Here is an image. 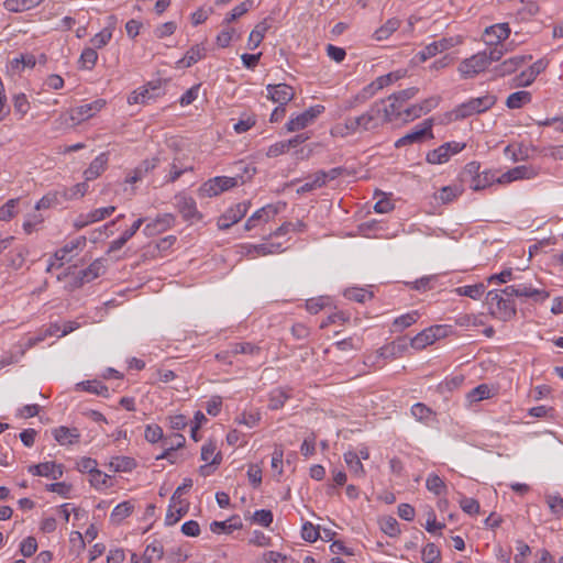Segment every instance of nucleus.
Masks as SVG:
<instances>
[{
    "instance_id": "obj_1",
    "label": "nucleus",
    "mask_w": 563,
    "mask_h": 563,
    "mask_svg": "<svg viewBox=\"0 0 563 563\" xmlns=\"http://www.w3.org/2000/svg\"><path fill=\"white\" fill-rule=\"evenodd\" d=\"M514 297L532 298L534 301H543L549 292L525 284L510 285L501 290H489L486 295V303L490 313L503 321H509L517 314Z\"/></svg>"
},
{
    "instance_id": "obj_2",
    "label": "nucleus",
    "mask_w": 563,
    "mask_h": 563,
    "mask_svg": "<svg viewBox=\"0 0 563 563\" xmlns=\"http://www.w3.org/2000/svg\"><path fill=\"white\" fill-rule=\"evenodd\" d=\"M389 122L385 117V100L375 101L367 111L358 117L344 119V128L349 134L362 131H373Z\"/></svg>"
},
{
    "instance_id": "obj_3",
    "label": "nucleus",
    "mask_w": 563,
    "mask_h": 563,
    "mask_svg": "<svg viewBox=\"0 0 563 563\" xmlns=\"http://www.w3.org/2000/svg\"><path fill=\"white\" fill-rule=\"evenodd\" d=\"M419 92V88L417 87H410L400 91H397L393 95H390L385 100V117H387V120L390 122L397 121L401 117V112L405 107L406 102L413 99Z\"/></svg>"
},
{
    "instance_id": "obj_4",
    "label": "nucleus",
    "mask_w": 563,
    "mask_h": 563,
    "mask_svg": "<svg viewBox=\"0 0 563 563\" xmlns=\"http://www.w3.org/2000/svg\"><path fill=\"white\" fill-rule=\"evenodd\" d=\"M496 97L494 95H485L478 98H472L466 102L457 106L452 114L455 120H463L474 114L483 113L489 110L496 103Z\"/></svg>"
},
{
    "instance_id": "obj_5",
    "label": "nucleus",
    "mask_w": 563,
    "mask_h": 563,
    "mask_svg": "<svg viewBox=\"0 0 563 563\" xmlns=\"http://www.w3.org/2000/svg\"><path fill=\"white\" fill-rule=\"evenodd\" d=\"M239 185V178L217 176L205 181L198 189L201 197H216Z\"/></svg>"
},
{
    "instance_id": "obj_6",
    "label": "nucleus",
    "mask_w": 563,
    "mask_h": 563,
    "mask_svg": "<svg viewBox=\"0 0 563 563\" xmlns=\"http://www.w3.org/2000/svg\"><path fill=\"white\" fill-rule=\"evenodd\" d=\"M432 125H433L432 119L424 120L413 131H411V132L407 133L406 135H404L402 137L398 139L395 142V147L400 148V147H404V146H407V145H410L413 143H420L427 137L432 139L433 137Z\"/></svg>"
},
{
    "instance_id": "obj_7",
    "label": "nucleus",
    "mask_w": 563,
    "mask_h": 563,
    "mask_svg": "<svg viewBox=\"0 0 563 563\" xmlns=\"http://www.w3.org/2000/svg\"><path fill=\"white\" fill-rule=\"evenodd\" d=\"M488 66L486 51H483L464 59L459 66V71L464 78H473L484 71Z\"/></svg>"
},
{
    "instance_id": "obj_8",
    "label": "nucleus",
    "mask_w": 563,
    "mask_h": 563,
    "mask_svg": "<svg viewBox=\"0 0 563 563\" xmlns=\"http://www.w3.org/2000/svg\"><path fill=\"white\" fill-rule=\"evenodd\" d=\"M163 88L161 80L157 81H151L147 85L143 86L139 90L133 91L129 98L128 102L130 104H145L150 100H154L161 95H163Z\"/></svg>"
},
{
    "instance_id": "obj_9",
    "label": "nucleus",
    "mask_w": 563,
    "mask_h": 563,
    "mask_svg": "<svg viewBox=\"0 0 563 563\" xmlns=\"http://www.w3.org/2000/svg\"><path fill=\"white\" fill-rule=\"evenodd\" d=\"M176 207L185 221L197 222L202 219L201 212L198 211L196 201L192 197L185 194L175 196Z\"/></svg>"
},
{
    "instance_id": "obj_10",
    "label": "nucleus",
    "mask_w": 563,
    "mask_h": 563,
    "mask_svg": "<svg viewBox=\"0 0 563 563\" xmlns=\"http://www.w3.org/2000/svg\"><path fill=\"white\" fill-rule=\"evenodd\" d=\"M323 110H324L323 106L310 107L309 109H307L302 113L298 114L297 117L291 118L287 122V124H286L287 131L296 132V131L305 129L306 126L311 124L318 118V115L322 113Z\"/></svg>"
},
{
    "instance_id": "obj_11",
    "label": "nucleus",
    "mask_w": 563,
    "mask_h": 563,
    "mask_svg": "<svg viewBox=\"0 0 563 563\" xmlns=\"http://www.w3.org/2000/svg\"><path fill=\"white\" fill-rule=\"evenodd\" d=\"M249 209L247 202H240L232 208H229L219 219L218 225L221 230H227L233 224L238 223L245 217Z\"/></svg>"
},
{
    "instance_id": "obj_12",
    "label": "nucleus",
    "mask_w": 563,
    "mask_h": 563,
    "mask_svg": "<svg viewBox=\"0 0 563 563\" xmlns=\"http://www.w3.org/2000/svg\"><path fill=\"white\" fill-rule=\"evenodd\" d=\"M106 104V101L102 99H98L91 103H86L78 106L70 110V120L74 123H80L91 117L98 111H100Z\"/></svg>"
},
{
    "instance_id": "obj_13",
    "label": "nucleus",
    "mask_w": 563,
    "mask_h": 563,
    "mask_svg": "<svg viewBox=\"0 0 563 563\" xmlns=\"http://www.w3.org/2000/svg\"><path fill=\"white\" fill-rule=\"evenodd\" d=\"M510 35V27L508 23H497L490 25L484 31V41L488 46L499 45L503 41L507 40Z\"/></svg>"
},
{
    "instance_id": "obj_14",
    "label": "nucleus",
    "mask_w": 563,
    "mask_h": 563,
    "mask_svg": "<svg viewBox=\"0 0 563 563\" xmlns=\"http://www.w3.org/2000/svg\"><path fill=\"white\" fill-rule=\"evenodd\" d=\"M267 98L278 104H287L295 98V90L286 84L267 85Z\"/></svg>"
},
{
    "instance_id": "obj_15",
    "label": "nucleus",
    "mask_w": 563,
    "mask_h": 563,
    "mask_svg": "<svg viewBox=\"0 0 563 563\" xmlns=\"http://www.w3.org/2000/svg\"><path fill=\"white\" fill-rule=\"evenodd\" d=\"M175 217L172 213L158 216L155 220L147 223L143 232L147 236L159 234L174 225Z\"/></svg>"
},
{
    "instance_id": "obj_16",
    "label": "nucleus",
    "mask_w": 563,
    "mask_h": 563,
    "mask_svg": "<svg viewBox=\"0 0 563 563\" xmlns=\"http://www.w3.org/2000/svg\"><path fill=\"white\" fill-rule=\"evenodd\" d=\"M29 472L36 476L52 477L58 479L64 474V467L62 464L55 462H44L29 467Z\"/></svg>"
},
{
    "instance_id": "obj_17",
    "label": "nucleus",
    "mask_w": 563,
    "mask_h": 563,
    "mask_svg": "<svg viewBox=\"0 0 563 563\" xmlns=\"http://www.w3.org/2000/svg\"><path fill=\"white\" fill-rule=\"evenodd\" d=\"M534 175H536V173H534L533 168L521 165V166H516L512 169H509L508 172L501 174L497 178V181L499 184H508V183H511V181L518 180V179H529V178H532Z\"/></svg>"
},
{
    "instance_id": "obj_18",
    "label": "nucleus",
    "mask_w": 563,
    "mask_h": 563,
    "mask_svg": "<svg viewBox=\"0 0 563 563\" xmlns=\"http://www.w3.org/2000/svg\"><path fill=\"white\" fill-rule=\"evenodd\" d=\"M54 439L60 445H70L77 443L80 438L79 430L77 428L58 427L53 430Z\"/></svg>"
},
{
    "instance_id": "obj_19",
    "label": "nucleus",
    "mask_w": 563,
    "mask_h": 563,
    "mask_svg": "<svg viewBox=\"0 0 563 563\" xmlns=\"http://www.w3.org/2000/svg\"><path fill=\"white\" fill-rule=\"evenodd\" d=\"M176 443H168V440H163L162 446L164 451L156 456V460L165 459L169 461L172 464L176 462V450L184 446L186 439L180 433H175Z\"/></svg>"
},
{
    "instance_id": "obj_20",
    "label": "nucleus",
    "mask_w": 563,
    "mask_h": 563,
    "mask_svg": "<svg viewBox=\"0 0 563 563\" xmlns=\"http://www.w3.org/2000/svg\"><path fill=\"white\" fill-rule=\"evenodd\" d=\"M531 59V56H528ZM527 60V56H514L506 60H504L500 65H498L494 70L497 76L504 77L515 73L519 67H521Z\"/></svg>"
},
{
    "instance_id": "obj_21",
    "label": "nucleus",
    "mask_w": 563,
    "mask_h": 563,
    "mask_svg": "<svg viewBox=\"0 0 563 563\" xmlns=\"http://www.w3.org/2000/svg\"><path fill=\"white\" fill-rule=\"evenodd\" d=\"M188 509H189L188 501H184L183 504H178V501H175V503L170 501L166 517H165V525L174 526L188 512Z\"/></svg>"
},
{
    "instance_id": "obj_22",
    "label": "nucleus",
    "mask_w": 563,
    "mask_h": 563,
    "mask_svg": "<svg viewBox=\"0 0 563 563\" xmlns=\"http://www.w3.org/2000/svg\"><path fill=\"white\" fill-rule=\"evenodd\" d=\"M206 47L202 44H197L189 48L185 56L178 60V67L188 68L191 67L194 64L199 62L206 56Z\"/></svg>"
},
{
    "instance_id": "obj_23",
    "label": "nucleus",
    "mask_w": 563,
    "mask_h": 563,
    "mask_svg": "<svg viewBox=\"0 0 563 563\" xmlns=\"http://www.w3.org/2000/svg\"><path fill=\"white\" fill-rule=\"evenodd\" d=\"M107 164L108 156L106 153H101L90 163L89 167L84 172L86 181H90L99 177L101 173L106 169Z\"/></svg>"
},
{
    "instance_id": "obj_24",
    "label": "nucleus",
    "mask_w": 563,
    "mask_h": 563,
    "mask_svg": "<svg viewBox=\"0 0 563 563\" xmlns=\"http://www.w3.org/2000/svg\"><path fill=\"white\" fill-rule=\"evenodd\" d=\"M271 24L267 19L255 25L254 30L250 33L247 47L249 49H255L263 41L265 33L269 30Z\"/></svg>"
},
{
    "instance_id": "obj_25",
    "label": "nucleus",
    "mask_w": 563,
    "mask_h": 563,
    "mask_svg": "<svg viewBox=\"0 0 563 563\" xmlns=\"http://www.w3.org/2000/svg\"><path fill=\"white\" fill-rule=\"evenodd\" d=\"M277 213V209H275L272 205H267L257 211H255L245 222V230L250 231L256 227L257 222L261 220L268 221L271 214L275 216Z\"/></svg>"
},
{
    "instance_id": "obj_26",
    "label": "nucleus",
    "mask_w": 563,
    "mask_h": 563,
    "mask_svg": "<svg viewBox=\"0 0 563 563\" xmlns=\"http://www.w3.org/2000/svg\"><path fill=\"white\" fill-rule=\"evenodd\" d=\"M44 0H5L3 7L10 12H24L37 7Z\"/></svg>"
},
{
    "instance_id": "obj_27",
    "label": "nucleus",
    "mask_w": 563,
    "mask_h": 563,
    "mask_svg": "<svg viewBox=\"0 0 563 563\" xmlns=\"http://www.w3.org/2000/svg\"><path fill=\"white\" fill-rule=\"evenodd\" d=\"M463 188L460 185L444 186L435 194L434 198L446 205L461 196Z\"/></svg>"
},
{
    "instance_id": "obj_28",
    "label": "nucleus",
    "mask_w": 563,
    "mask_h": 563,
    "mask_svg": "<svg viewBox=\"0 0 563 563\" xmlns=\"http://www.w3.org/2000/svg\"><path fill=\"white\" fill-rule=\"evenodd\" d=\"M481 164L478 162H470L463 168L460 178L463 183H470V187L473 189V185L481 177Z\"/></svg>"
},
{
    "instance_id": "obj_29",
    "label": "nucleus",
    "mask_w": 563,
    "mask_h": 563,
    "mask_svg": "<svg viewBox=\"0 0 563 563\" xmlns=\"http://www.w3.org/2000/svg\"><path fill=\"white\" fill-rule=\"evenodd\" d=\"M242 528V522L239 520V518H231L228 521H213L210 525V530L213 533H231L234 530H239Z\"/></svg>"
},
{
    "instance_id": "obj_30",
    "label": "nucleus",
    "mask_w": 563,
    "mask_h": 563,
    "mask_svg": "<svg viewBox=\"0 0 563 563\" xmlns=\"http://www.w3.org/2000/svg\"><path fill=\"white\" fill-rule=\"evenodd\" d=\"M344 461L349 466L350 472L353 473L355 477L363 478L365 476L364 466L358 460L356 452L347 451L344 453Z\"/></svg>"
},
{
    "instance_id": "obj_31",
    "label": "nucleus",
    "mask_w": 563,
    "mask_h": 563,
    "mask_svg": "<svg viewBox=\"0 0 563 563\" xmlns=\"http://www.w3.org/2000/svg\"><path fill=\"white\" fill-rule=\"evenodd\" d=\"M113 472H131L136 467V461L130 456H115L109 463Z\"/></svg>"
},
{
    "instance_id": "obj_32",
    "label": "nucleus",
    "mask_w": 563,
    "mask_h": 563,
    "mask_svg": "<svg viewBox=\"0 0 563 563\" xmlns=\"http://www.w3.org/2000/svg\"><path fill=\"white\" fill-rule=\"evenodd\" d=\"M434 330L424 329L410 341V344L416 350H422L435 341Z\"/></svg>"
},
{
    "instance_id": "obj_33",
    "label": "nucleus",
    "mask_w": 563,
    "mask_h": 563,
    "mask_svg": "<svg viewBox=\"0 0 563 563\" xmlns=\"http://www.w3.org/2000/svg\"><path fill=\"white\" fill-rule=\"evenodd\" d=\"M530 101L531 93L529 91L520 90L508 96L506 106L509 109H519Z\"/></svg>"
},
{
    "instance_id": "obj_34",
    "label": "nucleus",
    "mask_w": 563,
    "mask_h": 563,
    "mask_svg": "<svg viewBox=\"0 0 563 563\" xmlns=\"http://www.w3.org/2000/svg\"><path fill=\"white\" fill-rule=\"evenodd\" d=\"M400 26V20L397 18H391L386 21L384 25L375 31V38L377 41H383L388 38L395 31H397Z\"/></svg>"
},
{
    "instance_id": "obj_35",
    "label": "nucleus",
    "mask_w": 563,
    "mask_h": 563,
    "mask_svg": "<svg viewBox=\"0 0 563 563\" xmlns=\"http://www.w3.org/2000/svg\"><path fill=\"white\" fill-rule=\"evenodd\" d=\"M427 489L437 496L446 494L448 487L444 481L437 474H430L426 481Z\"/></svg>"
},
{
    "instance_id": "obj_36",
    "label": "nucleus",
    "mask_w": 563,
    "mask_h": 563,
    "mask_svg": "<svg viewBox=\"0 0 563 563\" xmlns=\"http://www.w3.org/2000/svg\"><path fill=\"white\" fill-rule=\"evenodd\" d=\"M134 509V505L126 500L123 503H120L114 507V509L111 512V521L115 523H120L122 520H124L126 517H129Z\"/></svg>"
},
{
    "instance_id": "obj_37",
    "label": "nucleus",
    "mask_w": 563,
    "mask_h": 563,
    "mask_svg": "<svg viewBox=\"0 0 563 563\" xmlns=\"http://www.w3.org/2000/svg\"><path fill=\"white\" fill-rule=\"evenodd\" d=\"M419 318L418 311H411L406 314H402L398 318H396L393 322V331L394 332H401L406 328L413 324Z\"/></svg>"
},
{
    "instance_id": "obj_38",
    "label": "nucleus",
    "mask_w": 563,
    "mask_h": 563,
    "mask_svg": "<svg viewBox=\"0 0 563 563\" xmlns=\"http://www.w3.org/2000/svg\"><path fill=\"white\" fill-rule=\"evenodd\" d=\"M86 244V238L79 236L78 239L67 243L62 249L57 250L54 254V257L59 261L64 262L66 261V256L68 253L73 252L74 250L78 249L79 246H84ZM63 265V263H60Z\"/></svg>"
},
{
    "instance_id": "obj_39",
    "label": "nucleus",
    "mask_w": 563,
    "mask_h": 563,
    "mask_svg": "<svg viewBox=\"0 0 563 563\" xmlns=\"http://www.w3.org/2000/svg\"><path fill=\"white\" fill-rule=\"evenodd\" d=\"M373 296L372 291L361 287H351L344 291V297L346 299L361 303L365 302L367 299H372Z\"/></svg>"
},
{
    "instance_id": "obj_40",
    "label": "nucleus",
    "mask_w": 563,
    "mask_h": 563,
    "mask_svg": "<svg viewBox=\"0 0 563 563\" xmlns=\"http://www.w3.org/2000/svg\"><path fill=\"white\" fill-rule=\"evenodd\" d=\"M235 166L239 173L234 177L239 178V184L246 183L256 174V167L253 164L241 161L235 163Z\"/></svg>"
},
{
    "instance_id": "obj_41",
    "label": "nucleus",
    "mask_w": 563,
    "mask_h": 563,
    "mask_svg": "<svg viewBox=\"0 0 563 563\" xmlns=\"http://www.w3.org/2000/svg\"><path fill=\"white\" fill-rule=\"evenodd\" d=\"M104 271V266L100 260L93 261L86 269L80 272L84 282H91L99 277Z\"/></svg>"
},
{
    "instance_id": "obj_42",
    "label": "nucleus",
    "mask_w": 563,
    "mask_h": 563,
    "mask_svg": "<svg viewBox=\"0 0 563 563\" xmlns=\"http://www.w3.org/2000/svg\"><path fill=\"white\" fill-rule=\"evenodd\" d=\"M231 347V354L238 355V354H258L261 349L260 346L250 343V342H235L230 344Z\"/></svg>"
},
{
    "instance_id": "obj_43",
    "label": "nucleus",
    "mask_w": 563,
    "mask_h": 563,
    "mask_svg": "<svg viewBox=\"0 0 563 563\" xmlns=\"http://www.w3.org/2000/svg\"><path fill=\"white\" fill-rule=\"evenodd\" d=\"M62 203V191L48 192L43 196L40 201L36 203L35 208L37 210L48 209Z\"/></svg>"
},
{
    "instance_id": "obj_44",
    "label": "nucleus",
    "mask_w": 563,
    "mask_h": 563,
    "mask_svg": "<svg viewBox=\"0 0 563 563\" xmlns=\"http://www.w3.org/2000/svg\"><path fill=\"white\" fill-rule=\"evenodd\" d=\"M421 559L424 563H439L441 560V552L434 543H427L421 551Z\"/></svg>"
},
{
    "instance_id": "obj_45",
    "label": "nucleus",
    "mask_w": 563,
    "mask_h": 563,
    "mask_svg": "<svg viewBox=\"0 0 563 563\" xmlns=\"http://www.w3.org/2000/svg\"><path fill=\"white\" fill-rule=\"evenodd\" d=\"M289 398V395L282 388H277L273 390L269 395L268 407L272 410L280 409L286 400Z\"/></svg>"
},
{
    "instance_id": "obj_46",
    "label": "nucleus",
    "mask_w": 563,
    "mask_h": 563,
    "mask_svg": "<svg viewBox=\"0 0 563 563\" xmlns=\"http://www.w3.org/2000/svg\"><path fill=\"white\" fill-rule=\"evenodd\" d=\"M450 158V153L446 151L444 144L427 154V162L430 164H443Z\"/></svg>"
},
{
    "instance_id": "obj_47",
    "label": "nucleus",
    "mask_w": 563,
    "mask_h": 563,
    "mask_svg": "<svg viewBox=\"0 0 563 563\" xmlns=\"http://www.w3.org/2000/svg\"><path fill=\"white\" fill-rule=\"evenodd\" d=\"M88 190L87 183H79L70 187L69 189H64L62 191V198L64 200H71L76 198H81Z\"/></svg>"
},
{
    "instance_id": "obj_48",
    "label": "nucleus",
    "mask_w": 563,
    "mask_h": 563,
    "mask_svg": "<svg viewBox=\"0 0 563 563\" xmlns=\"http://www.w3.org/2000/svg\"><path fill=\"white\" fill-rule=\"evenodd\" d=\"M86 391L102 397L109 396V388L99 380H87L79 384Z\"/></svg>"
},
{
    "instance_id": "obj_49",
    "label": "nucleus",
    "mask_w": 563,
    "mask_h": 563,
    "mask_svg": "<svg viewBox=\"0 0 563 563\" xmlns=\"http://www.w3.org/2000/svg\"><path fill=\"white\" fill-rule=\"evenodd\" d=\"M380 529L389 537H396L400 533L398 521L394 517H384L379 521Z\"/></svg>"
},
{
    "instance_id": "obj_50",
    "label": "nucleus",
    "mask_w": 563,
    "mask_h": 563,
    "mask_svg": "<svg viewBox=\"0 0 563 563\" xmlns=\"http://www.w3.org/2000/svg\"><path fill=\"white\" fill-rule=\"evenodd\" d=\"M97 461L91 457H81L77 462V468L79 472L89 473L90 475L96 474L97 476L101 477V471L97 468Z\"/></svg>"
},
{
    "instance_id": "obj_51",
    "label": "nucleus",
    "mask_w": 563,
    "mask_h": 563,
    "mask_svg": "<svg viewBox=\"0 0 563 563\" xmlns=\"http://www.w3.org/2000/svg\"><path fill=\"white\" fill-rule=\"evenodd\" d=\"M97 59H98L97 51L92 47H87L82 51L80 58H79V63H80L81 67H84L86 69H91L96 65Z\"/></svg>"
},
{
    "instance_id": "obj_52",
    "label": "nucleus",
    "mask_w": 563,
    "mask_h": 563,
    "mask_svg": "<svg viewBox=\"0 0 563 563\" xmlns=\"http://www.w3.org/2000/svg\"><path fill=\"white\" fill-rule=\"evenodd\" d=\"M456 291L460 295H462V296H466V297H470L472 299H479L481 296L485 291V286L483 284H475V285H471V286H463V287H459L456 289Z\"/></svg>"
},
{
    "instance_id": "obj_53",
    "label": "nucleus",
    "mask_w": 563,
    "mask_h": 563,
    "mask_svg": "<svg viewBox=\"0 0 563 563\" xmlns=\"http://www.w3.org/2000/svg\"><path fill=\"white\" fill-rule=\"evenodd\" d=\"M489 396H490L489 387L485 384H482V385H478L477 387L473 388L467 394V399L470 400V402H477L483 399L489 398Z\"/></svg>"
},
{
    "instance_id": "obj_54",
    "label": "nucleus",
    "mask_w": 563,
    "mask_h": 563,
    "mask_svg": "<svg viewBox=\"0 0 563 563\" xmlns=\"http://www.w3.org/2000/svg\"><path fill=\"white\" fill-rule=\"evenodd\" d=\"M114 211H115L114 206L95 209V210L88 212V221H91L92 223L99 222V221L110 217Z\"/></svg>"
},
{
    "instance_id": "obj_55",
    "label": "nucleus",
    "mask_w": 563,
    "mask_h": 563,
    "mask_svg": "<svg viewBox=\"0 0 563 563\" xmlns=\"http://www.w3.org/2000/svg\"><path fill=\"white\" fill-rule=\"evenodd\" d=\"M305 229H306V224L300 220H298L296 222H285L275 231L274 234L276 236H280L288 232H301Z\"/></svg>"
},
{
    "instance_id": "obj_56",
    "label": "nucleus",
    "mask_w": 563,
    "mask_h": 563,
    "mask_svg": "<svg viewBox=\"0 0 563 563\" xmlns=\"http://www.w3.org/2000/svg\"><path fill=\"white\" fill-rule=\"evenodd\" d=\"M251 5H252L251 0H246L242 3H240L230 13H228V15L224 19V23L229 24V23L235 21L238 18L245 14L249 11V9L251 8Z\"/></svg>"
},
{
    "instance_id": "obj_57",
    "label": "nucleus",
    "mask_w": 563,
    "mask_h": 563,
    "mask_svg": "<svg viewBox=\"0 0 563 563\" xmlns=\"http://www.w3.org/2000/svg\"><path fill=\"white\" fill-rule=\"evenodd\" d=\"M432 413V409L422 402H417L411 407V415L419 421H427Z\"/></svg>"
},
{
    "instance_id": "obj_58",
    "label": "nucleus",
    "mask_w": 563,
    "mask_h": 563,
    "mask_svg": "<svg viewBox=\"0 0 563 563\" xmlns=\"http://www.w3.org/2000/svg\"><path fill=\"white\" fill-rule=\"evenodd\" d=\"M111 37L112 31L108 27L103 29L91 38L92 48H102L110 42Z\"/></svg>"
},
{
    "instance_id": "obj_59",
    "label": "nucleus",
    "mask_w": 563,
    "mask_h": 563,
    "mask_svg": "<svg viewBox=\"0 0 563 563\" xmlns=\"http://www.w3.org/2000/svg\"><path fill=\"white\" fill-rule=\"evenodd\" d=\"M422 115L421 107L419 103L411 104L404 109L401 112V117L399 120H401L405 123L411 122Z\"/></svg>"
},
{
    "instance_id": "obj_60",
    "label": "nucleus",
    "mask_w": 563,
    "mask_h": 563,
    "mask_svg": "<svg viewBox=\"0 0 563 563\" xmlns=\"http://www.w3.org/2000/svg\"><path fill=\"white\" fill-rule=\"evenodd\" d=\"M401 77H402V74L400 71H393L387 75L377 77L374 80V85H376L378 87V89L380 90V89L391 85L393 82L397 81Z\"/></svg>"
},
{
    "instance_id": "obj_61",
    "label": "nucleus",
    "mask_w": 563,
    "mask_h": 563,
    "mask_svg": "<svg viewBox=\"0 0 563 563\" xmlns=\"http://www.w3.org/2000/svg\"><path fill=\"white\" fill-rule=\"evenodd\" d=\"M13 107L15 112L24 117L30 110V102L24 93H19L13 97Z\"/></svg>"
},
{
    "instance_id": "obj_62",
    "label": "nucleus",
    "mask_w": 563,
    "mask_h": 563,
    "mask_svg": "<svg viewBox=\"0 0 563 563\" xmlns=\"http://www.w3.org/2000/svg\"><path fill=\"white\" fill-rule=\"evenodd\" d=\"M163 429L158 424H148L145 428L144 437L151 443L163 441Z\"/></svg>"
},
{
    "instance_id": "obj_63",
    "label": "nucleus",
    "mask_w": 563,
    "mask_h": 563,
    "mask_svg": "<svg viewBox=\"0 0 563 563\" xmlns=\"http://www.w3.org/2000/svg\"><path fill=\"white\" fill-rule=\"evenodd\" d=\"M547 503L551 512L560 517L563 511V498L560 495H548Z\"/></svg>"
},
{
    "instance_id": "obj_64",
    "label": "nucleus",
    "mask_w": 563,
    "mask_h": 563,
    "mask_svg": "<svg viewBox=\"0 0 563 563\" xmlns=\"http://www.w3.org/2000/svg\"><path fill=\"white\" fill-rule=\"evenodd\" d=\"M36 550L37 542L33 537L25 538L20 544V552L25 558L32 556L36 552Z\"/></svg>"
}]
</instances>
